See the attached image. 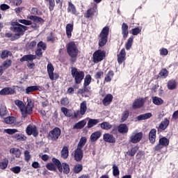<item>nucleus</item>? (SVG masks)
<instances>
[{
  "label": "nucleus",
  "mask_w": 178,
  "mask_h": 178,
  "mask_svg": "<svg viewBox=\"0 0 178 178\" xmlns=\"http://www.w3.org/2000/svg\"><path fill=\"white\" fill-rule=\"evenodd\" d=\"M48 42H54L56 41V38H55V35H54V33H51L49 36H47V38Z\"/></svg>",
  "instance_id": "nucleus-62"
},
{
  "label": "nucleus",
  "mask_w": 178,
  "mask_h": 178,
  "mask_svg": "<svg viewBox=\"0 0 178 178\" xmlns=\"http://www.w3.org/2000/svg\"><path fill=\"white\" fill-rule=\"evenodd\" d=\"M9 163L8 159H4L3 161L0 162V169H6Z\"/></svg>",
  "instance_id": "nucleus-52"
},
{
  "label": "nucleus",
  "mask_w": 178,
  "mask_h": 178,
  "mask_svg": "<svg viewBox=\"0 0 178 178\" xmlns=\"http://www.w3.org/2000/svg\"><path fill=\"white\" fill-rule=\"evenodd\" d=\"M0 116L1 118H6L9 116V114L8 113V109L6 108V106H1L0 108Z\"/></svg>",
  "instance_id": "nucleus-34"
},
{
  "label": "nucleus",
  "mask_w": 178,
  "mask_h": 178,
  "mask_svg": "<svg viewBox=\"0 0 178 178\" xmlns=\"http://www.w3.org/2000/svg\"><path fill=\"white\" fill-rule=\"evenodd\" d=\"M69 157V147L65 146L61 150V158L63 159H67Z\"/></svg>",
  "instance_id": "nucleus-33"
},
{
  "label": "nucleus",
  "mask_w": 178,
  "mask_h": 178,
  "mask_svg": "<svg viewBox=\"0 0 178 178\" xmlns=\"http://www.w3.org/2000/svg\"><path fill=\"white\" fill-rule=\"evenodd\" d=\"M14 138L19 141H26L27 140V137L22 134H16L14 135Z\"/></svg>",
  "instance_id": "nucleus-49"
},
{
  "label": "nucleus",
  "mask_w": 178,
  "mask_h": 178,
  "mask_svg": "<svg viewBox=\"0 0 178 178\" xmlns=\"http://www.w3.org/2000/svg\"><path fill=\"white\" fill-rule=\"evenodd\" d=\"M61 133L60 129L56 127L49 133L48 138L51 141H56L60 136Z\"/></svg>",
  "instance_id": "nucleus-9"
},
{
  "label": "nucleus",
  "mask_w": 178,
  "mask_h": 178,
  "mask_svg": "<svg viewBox=\"0 0 178 178\" xmlns=\"http://www.w3.org/2000/svg\"><path fill=\"white\" fill-rule=\"evenodd\" d=\"M91 75L88 74L86 76L84 79V83H83V90L85 92H88V85L91 84V80H92Z\"/></svg>",
  "instance_id": "nucleus-15"
},
{
  "label": "nucleus",
  "mask_w": 178,
  "mask_h": 178,
  "mask_svg": "<svg viewBox=\"0 0 178 178\" xmlns=\"http://www.w3.org/2000/svg\"><path fill=\"white\" fill-rule=\"evenodd\" d=\"M149 118H152V113H147L145 114L140 115L137 117L138 120H145L147 119H149Z\"/></svg>",
  "instance_id": "nucleus-38"
},
{
  "label": "nucleus",
  "mask_w": 178,
  "mask_h": 178,
  "mask_svg": "<svg viewBox=\"0 0 178 178\" xmlns=\"http://www.w3.org/2000/svg\"><path fill=\"white\" fill-rule=\"evenodd\" d=\"M131 33L132 35H138L140 33H141V28L136 27V28L132 29L131 31Z\"/></svg>",
  "instance_id": "nucleus-54"
},
{
  "label": "nucleus",
  "mask_w": 178,
  "mask_h": 178,
  "mask_svg": "<svg viewBox=\"0 0 178 178\" xmlns=\"http://www.w3.org/2000/svg\"><path fill=\"white\" fill-rule=\"evenodd\" d=\"M17 129H4V133H6L7 134H10L12 136L13 134H15V133H17Z\"/></svg>",
  "instance_id": "nucleus-58"
},
{
  "label": "nucleus",
  "mask_w": 178,
  "mask_h": 178,
  "mask_svg": "<svg viewBox=\"0 0 178 178\" xmlns=\"http://www.w3.org/2000/svg\"><path fill=\"white\" fill-rule=\"evenodd\" d=\"M159 143L163 146V147H168L169 145V139L167 138H161L159 139Z\"/></svg>",
  "instance_id": "nucleus-46"
},
{
  "label": "nucleus",
  "mask_w": 178,
  "mask_h": 178,
  "mask_svg": "<svg viewBox=\"0 0 178 178\" xmlns=\"http://www.w3.org/2000/svg\"><path fill=\"white\" fill-rule=\"evenodd\" d=\"M34 91H41V86H32L27 87L26 88V93L30 94V92H33Z\"/></svg>",
  "instance_id": "nucleus-26"
},
{
  "label": "nucleus",
  "mask_w": 178,
  "mask_h": 178,
  "mask_svg": "<svg viewBox=\"0 0 178 178\" xmlns=\"http://www.w3.org/2000/svg\"><path fill=\"white\" fill-rule=\"evenodd\" d=\"M60 104H61V105H63L64 106L69 105V99H67V97L61 99Z\"/></svg>",
  "instance_id": "nucleus-64"
},
{
  "label": "nucleus",
  "mask_w": 178,
  "mask_h": 178,
  "mask_svg": "<svg viewBox=\"0 0 178 178\" xmlns=\"http://www.w3.org/2000/svg\"><path fill=\"white\" fill-rule=\"evenodd\" d=\"M67 52L71 58H77L80 54L77 44L74 42H70L67 44Z\"/></svg>",
  "instance_id": "nucleus-5"
},
{
  "label": "nucleus",
  "mask_w": 178,
  "mask_h": 178,
  "mask_svg": "<svg viewBox=\"0 0 178 178\" xmlns=\"http://www.w3.org/2000/svg\"><path fill=\"white\" fill-rule=\"evenodd\" d=\"M26 133L28 136H31V134H33L34 137L38 136V130L37 129V127L34 124L28 125L26 129Z\"/></svg>",
  "instance_id": "nucleus-11"
},
{
  "label": "nucleus",
  "mask_w": 178,
  "mask_h": 178,
  "mask_svg": "<svg viewBox=\"0 0 178 178\" xmlns=\"http://www.w3.org/2000/svg\"><path fill=\"white\" fill-rule=\"evenodd\" d=\"M46 2H49V9L51 12L54 10V8H55V0H45Z\"/></svg>",
  "instance_id": "nucleus-56"
},
{
  "label": "nucleus",
  "mask_w": 178,
  "mask_h": 178,
  "mask_svg": "<svg viewBox=\"0 0 178 178\" xmlns=\"http://www.w3.org/2000/svg\"><path fill=\"white\" fill-rule=\"evenodd\" d=\"M167 87L168 90H175L177 87V83H176V81L170 80L168 82Z\"/></svg>",
  "instance_id": "nucleus-40"
},
{
  "label": "nucleus",
  "mask_w": 178,
  "mask_h": 178,
  "mask_svg": "<svg viewBox=\"0 0 178 178\" xmlns=\"http://www.w3.org/2000/svg\"><path fill=\"white\" fill-rule=\"evenodd\" d=\"M102 135V134L101 133L100 131H97L92 133L90 135V138L91 143H95V141H97V140H98V138H99V137H101Z\"/></svg>",
  "instance_id": "nucleus-24"
},
{
  "label": "nucleus",
  "mask_w": 178,
  "mask_h": 178,
  "mask_svg": "<svg viewBox=\"0 0 178 178\" xmlns=\"http://www.w3.org/2000/svg\"><path fill=\"white\" fill-rule=\"evenodd\" d=\"M12 65V60H6L5 61H3V64H2V69H3V70H5V69H8V67H10V66Z\"/></svg>",
  "instance_id": "nucleus-51"
},
{
  "label": "nucleus",
  "mask_w": 178,
  "mask_h": 178,
  "mask_svg": "<svg viewBox=\"0 0 178 178\" xmlns=\"http://www.w3.org/2000/svg\"><path fill=\"white\" fill-rule=\"evenodd\" d=\"M15 104L19 108L22 118H27V115H31L33 113V106L31 100H28L26 106H24L23 102L20 100H15Z\"/></svg>",
  "instance_id": "nucleus-1"
},
{
  "label": "nucleus",
  "mask_w": 178,
  "mask_h": 178,
  "mask_svg": "<svg viewBox=\"0 0 178 178\" xmlns=\"http://www.w3.org/2000/svg\"><path fill=\"white\" fill-rule=\"evenodd\" d=\"M109 35V26H105L102 30L99 35V46L104 47L108 42V36Z\"/></svg>",
  "instance_id": "nucleus-4"
},
{
  "label": "nucleus",
  "mask_w": 178,
  "mask_h": 178,
  "mask_svg": "<svg viewBox=\"0 0 178 178\" xmlns=\"http://www.w3.org/2000/svg\"><path fill=\"white\" fill-rule=\"evenodd\" d=\"M86 144H87V138H81L77 145V147L74 152V158L76 162H80V161L83 159V148Z\"/></svg>",
  "instance_id": "nucleus-2"
},
{
  "label": "nucleus",
  "mask_w": 178,
  "mask_h": 178,
  "mask_svg": "<svg viewBox=\"0 0 178 178\" xmlns=\"http://www.w3.org/2000/svg\"><path fill=\"white\" fill-rule=\"evenodd\" d=\"M61 112L65 115V116H67V118H70V116L73 115V111L70 109H67L66 107H62L61 108Z\"/></svg>",
  "instance_id": "nucleus-37"
},
{
  "label": "nucleus",
  "mask_w": 178,
  "mask_h": 178,
  "mask_svg": "<svg viewBox=\"0 0 178 178\" xmlns=\"http://www.w3.org/2000/svg\"><path fill=\"white\" fill-rule=\"evenodd\" d=\"M105 56H106V52H105V51L99 49L95 51L92 55L94 63H98L99 62H102V60H104V58H105Z\"/></svg>",
  "instance_id": "nucleus-7"
},
{
  "label": "nucleus",
  "mask_w": 178,
  "mask_h": 178,
  "mask_svg": "<svg viewBox=\"0 0 178 178\" xmlns=\"http://www.w3.org/2000/svg\"><path fill=\"white\" fill-rule=\"evenodd\" d=\"M138 151V146H135L134 147H132L131 149H129L127 152V154L129 156H134V155H136V153Z\"/></svg>",
  "instance_id": "nucleus-47"
},
{
  "label": "nucleus",
  "mask_w": 178,
  "mask_h": 178,
  "mask_svg": "<svg viewBox=\"0 0 178 178\" xmlns=\"http://www.w3.org/2000/svg\"><path fill=\"white\" fill-rule=\"evenodd\" d=\"M54 70H55L54 65L51 63H49L47 65V73L50 80H54Z\"/></svg>",
  "instance_id": "nucleus-27"
},
{
  "label": "nucleus",
  "mask_w": 178,
  "mask_h": 178,
  "mask_svg": "<svg viewBox=\"0 0 178 178\" xmlns=\"http://www.w3.org/2000/svg\"><path fill=\"white\" fill-rule=\"evenodd\" d=\"M72 33H73V24H67L66 26V35L67 38H72Z\"/></svg>",
  "instance_id": "nucleus-29"
},
{
  "label": "nucleus",
  "mask_w": 178,
  "mask_h": 178,
  "mask_svg": "<svg viewBox=\"0 0 178 178\" xmlns=\"http://www.w3.org/2000/svg\"><path fill=\"white\" fill-rule=\"evenodd\" d=\"M144 104H145V98L136 99L132 104V108L133 109H140L144 106Z\"/></svg>",
  "instance_id": "nucleus-12"
},
{
  "label": "nucleus",
  "mask_w": 178,
  "mask_h": 178,
  "mask_svg": "<svg viewBox=\"0 0 178 178\" xmlns=\"http://www.w3.org/2000/svg\"><path fill=\"white\" fill-rule=\"evenodd\" d=\"M67 12L69 13H72V15H76L77 10H76V6H74V4H72V2H68V8H67Z\"/></svg>",
  "instance_id": "nucleus-30"
},
{
  "label": "nucleus",
  "mask_w": 178,
  "mask_h": 178,
  "mask_svg": "<svg viewBox=\"0 0 178 178\" xmlns=\"http://www.w3.org/2000/svg\"><path fill=\"white\" fill-rule=\"evenodd\" d=\"M156 139V129H152L149 133V140L152 144H154Z\"/></svg>",
  "instance_id": "nucleus-19"
},
{
  "label": "nucleus",
  "mask_w": 178,
  "mask_h": 178,
  "mask_svg": "<svg viewBox=\"0 0 178 178\" xmlns=\"http://www.w3.org/2000/svg\"><path fill=\"white\" fill-rule=\"evenodd\" d=\"M28 19H29L30 20H33L34 23H37L38 24H43L44 22V19L38 16H34V15L28 16Z\"/></svg>",
  "instance_id": "nucleus-21"
},
{
  "label": "nucleus",
  "mask_w": 178,
  "mask_h": 178,
  "mask_svg": "<svg viewBox=\"0 0 178 178\" xmlns=\"http://www.w3.org/2000/svg\"><path fill=\"white\" fill-rule=\"evenodd\" d=\"M34 59H37L36 55H25L20 59V62H33Z\"/></svg>",
  "instance_id": "nucleus-17"
},
{
  "label": "nucleus",
  "mask_w": 178,
  "mask_h": 178,
  "mask_svg": "<svg viewBox=\"0 0 178 178\" xmlns=\"http://www.w3.org/2000/svg\"><path fill=\"white\" fill-rule=\"evenodd\" d=\"M24 156L26 162H30V159H31V155L30 154V152H29V150L24 151Z\"/></svg>",
  "instance_id": "nucleus-55"
},
{
  "label": "nucleus",
  "mask_w": 178,
  "mask_h": 178,
  "mask_svg": "<svg viewBox=\"0 0 178 178\" xmlns=\"http://www.w3.org/2000/svg\"><path fill=\"white\" fill-rule=\"evenodd\" d=\"M95 14L98 15V6L95 3H92L91 8L88 9L85 14V17L90 19V17H92Z\"/></svg>",
  "instance_id": "nucleus-8"
},
{
  "label": "nucleus",
  "mask_w": 178,
  "mask_h": 178,
  "mask_svg": "<svg viewBox=\"0 0 178 178\" xmlns=\"http://www.w3.org/2000/svg\"><path fill=\"white\" fill-rule=\"evenodd\" d=\"M169 123H170V121H169L168 118H165L159 124V130H166V129H168V126H169Z\"/></svg>",
  "instance_id": "nucleus-25"
},
{
  "label": "nucleus",
  "mask_w": 178,
  "mask_h": 178,
  "mask_svg": "<svg viewBox=\"0 0 178 178\" xmlns=\"http://www.w3.org/2000/svg\"><path fill=\"white\" fill-rule=\"evenodd\" d=\"M159 76L161 79H166L167 76H169V71L166 68H163L160 71Z\"/></svg>",
  "instance_id": "nucleus-48"
},
{
  "label": "nucleus",
  "mask_w": 178,
  "mask_h": 178,
  "mask_svg": "<svg viewBox=\"0 0 178 178\" xmlns=\"http://www.w3.org/2000/svg\"><path fill=\"white\" fill-rule=\"evenodd\" d=\"M101 129L102 130H111L112 129V124H111L108 122H104L102 124H100Z\"/></svg>",
  "instance_id": "nucleus-42"
},
{
  "label": "nucleus",
  "mask_w": 178,
  "mask_h": 178,
  "mask_svg": "<svg viewBox=\"0 0 178 178\" xmlns=\"http://www.w3.org/2000/svg\"><path fill=\"white\" fill-rule=\"evenodd\" d=\"M46 168L48 169V170H56V168L55 167L54 163H48Z\"/></svg>",
  "instance_id": "nucleus-60"
},
{
  "label": "nucleus",
  "mask_w": 178,
  "mask_h": 178,
  "mask_svg": "<svg viewBox=\"0 0 178 178\" xmlns=\"http://www.w3.org/2000/svg\"><path fill=\"white\" fill-rule=\"evenodd\" d=\"M83 170V165L78 164L74 167V172L75 173H80V172Z\"/></svg>",
  "instance_id": "nucleus-63"
},
{
  "label": "nucleus",
  "mask_w": 178,
  "mask_h": 178,
  "mask_svg": "<svg viewBox=\"0 0 178 178\" xmlns=\"http://www.w3.org/2000/svg\"><path fill=\"white\" fill-rule=\"evenodd\" d=\"M15 117H10L9 115L3 118V122L6 123V124H13V123H15Z\"/></svg>",
  "instance_id": "nucleus-41"
},
{
  "label": "nucleus",
  "mask_w": 178,
  "mask_h": 178,
  "mask_svg": "<svg viewBox=\"0 0 178 178\" xmlns=\"http://www.w3.org/2000/svg\"><path fill=\"white\" fill-rule=\"evenodd\" d=\"M62 169H63V173L65 175H69L70 173V168L69 167V164L66 163H63L61 164Z\"/></svg>",
  "instance_id": "nucleus-45"
},
{
  "label": "nucleus",
  "mask_w": 178,
  "mask_h": 178,
  "mask_svg": "<svg viewBox=\"0 0 178 178\" xmlns=\"http://www.w3.org/2000/svg\"><path fill=\"white\" fill-rule=\"evenodd\" d=\"M129 111L128 110L124 111L122 113V116L121 118L122 122H126L127 120V118H129Z\"/></svg>",
  "instance_id": "nucleus-57"
},
{
  "label": "nucleus",
  "mask_w": 178,
  "mask_h": 178,
  "mask_svg": "<svg viewBox=\"0 0 178 178\" xmlns=\"http://www.w3.org/2000/svg\"><path fill=\"white\" fill-rule=\"evenodd\" d=\"M13 92V90L11 88H4L0 91V95H9Z\"/></svg>",
  "instance_id": "nucleus-39"
},
{
  "label": "nucleus",
  "mask_w": 178,
  "mask_h": 178,
  "mask_svg": "<svg viewBox=\"0 0 178 178\" xmlns=\"http://www.w3.org/2000/svg\"><path fill=\"white\" fill-rule=\"evenodd\" d=\"M152 102L154 105H162L163 104V100L161 97H152Z\"/></svg>",
  "instance_id": "nucleus-44"
},
{
  "label": "nucleus",
  "mask_w": 178,
  "mask_h": 178,
  "mask_svg": "<svg viewBox=\"0 0 178 178\" xmlns=\"http://www.w3.org/2000/svg\"><path fill=\"white\" fill-rule=\"evenodd\" d=\"M11 172H13V173H15V175L19 174V172H21L22 168L19 166L13 167L10 168Z\"/></svg>",
  "instance_id": "nucleus-61"
},
{
  "label": "nucleus",
  "mask_w": 178,
  "mask_h": 178,
  "mask_svg": "<svg viewBox=\"0 0 178 178\" xmlns=\"http://www.w3.org/2000/svg\"><path fill=\"white\" fill-rule=\"evenodd\" d=\"M143 139V132H133L129 137V143H132V144H137V143H140Z\"/></svg>",
  "instance_id": "nucleus-10"
},
{
  "label": "nucleus",
  "mask_w": 178,
  "mask_h": 178,
  "mask_svg": "<svg viewBox=\"0 0 178 178\" xmlns=\"http://www.w3.org/2000/svg\"><path fill=\"white\" fill-rule=\"evenodd\" d=\"M52 162L56 169H58V172H60V173H62L63 172V169L62 168V163H60V161H59V159L56 158H53Z\"/></svg>",
  "instance_id": "nucleus-18"
},
{
  "label": "nucleus",
  "mask_w": 178,
  "mask_h": 178,
  "mask_svg": "<svg viewBox=\"0 0 178 178\" xmlns=\"http://www.w3.org/2000/svg\"><path fill=\"white\" fill-rule=\"evenodd\" d=\"M101 121L98 119H89L88 122V129H91V127H94L96 124H98Z\"/></svg>",
  "instance_id": "nucleus-32"
},
{
  "label": "nucleus",
  "mask_w": 178,
  "mask_h": 178,
  "mask_svg": "<svg viewBox=\"0 0 178 178\" xmlns=\"http://www.w3.org/2000/svg\"><path fill=\"white\" fill-rule=\"evenodd\" d=\"M8 56H12V52L8 50H3L1 54V59H5V58H8Z\"/></svg>",
  "instance_id": "nucleus-53"
},
{
  "label": "nucleus",
  "mask_w": 178,
  "mask_h": 178,
  "mask_svg": "<svg viewBox=\"0 0 178 178\" xmlns=\"http://www.w3.org/2000/svg\"><path fill=\"white\" fill-rule=\"evenodd\" d=\"M18 22L22 24H25V26H31L33 24L31 21L27 19H19Z\"/></svg>",
  "instance_id": "nucleus-59"
},
{
  "label": "nucleus",
  "mask_w": 178,
  "mask_h": 178,
  "mask_svg": "<svg viewBox=\"0 0 178 178\" xmlns=\"http://www.w3.org/2000/svg\"><path fill=\"white\" fill-rule=\"evenodd\" d=\"M86 112H87V102L83 101L81 103L79 113L81 115H85Z\"/></svg>",
  "instance_id": "nucleus-36"
},
{
  "label": "nucleus",
  "mask_w": 178,
  "mask_h": 178,
  "mask_svg": "<svg viewBox=\"0 0 178 178\" xmlns=\"http://www.w3.org/2000/svg\"><path fill=\"white\" fill-rule=\"evenodd\" d=\"M124 60H126V50L122 49L118 55V63H123Z\"/></svg>",
  "instance_id": "nucleus-22"
},
{
  "label": "nucleus",
  "mask_w": 178,
  "mask_h": 178,
  "mask_svg": "<svg viewBox=\"0 0 178 178\" xmlns=\"http://www.w3.org/2000/svg\"><path fill=\"white\" fill-rule=\"evenodd\" d=\"M113 175L115 177L120 175V171L119 170V167L116 164L113 165Z\"/></svg>",
  "instance_id": "nucleus-50"
},
{
  "label": "nucleus",
  "mask_w": 178,
  "mask_h": 178,
  "mask_svg": "<svg viewBox=\"0 0 178 178\" xmlns=\"http://www.w3.org/2000/svg\"><path fill=\"white\" fill-rule=\"evenodd\" d=\"M113 76H115V73H113V71L112 70L108 71L106 74V76L104 78V81L106 83H109L112 81V79H113Z\"/></svg>",
  "instance_id": "nucleus-31"
},
{
  "label": "nucleus",
  "mask_w": 178,
  "mask_h": 178,
  "mask_svg": "<svg viewBox=\"0 0 178 178\" xmlns=\"http://www.w3.org/2000/svg\"><path fill=\"white\" fill-rule=\"evenodd\" d=\"M119 133H122V134H125L129 131V128L126 124H121L118 127Z\"/></svg>",
  "instance_id": "nucleus-35"
},
{
  "label": "nucleus",
  "mask_w": 178,
  "mask_h": 178,
  "mask_svg": "<svg viewBox=\"0 0 178 178\" xmlns=\"http://www.w3.org/2000/svg\"><path fill=\"white\" fill-rule=\"evenodd\" d=\"M113 99V96L111 94H108L106 95L102 102H103V105H104V106H108V105H110V104L112 102Z\"/></svg>",
  "instance_id": "nucleus-20"
},
{
  "label": "nucleus",
  "mask_w": 178,
  "mask_h": 178,
  "mask_svg": "<svg viewBox=\"0 0 178 178\" xmlns=\"http://www.w3.org/2000/svg\"><path fill=\"white\" fill-rule=\"evenodd\" d=\"M103 140L106 141V143H111V144L116 143V138L111 134H104L103 135Z\"/></svg>",
  "instance_id": "nucleus-14"
},
{
  "label": "nucleus",
  "mask_w": 178,
  "mask_h": 178,
  "mask_svg": "<svg viewBox=\"0 0 178 178\" xmlns=\"http://www.w3.org/2000/svg\"><path fill=\"white\" fill-rule=\"evenodd\" d=\"M87 124V121L86 120H83L81 121H79V122L76 123L73 126V129H76V130H80L84 127Z\"/></svg>",
  "instance_id": "nucleus-28"
},
{
  "label": "nucleus",
  "mask_w": 178,
  "mask_h": 178,
  "mask_svg": "<svg viewBox=\"0 0 178 178\" xmlns=\"http://www.w3.org/2000/svg\"><path fill=\"white\" fill-rule=\"evenodd\" d=\"M38 49L35 51V55L38 56L39 58H42V49L43 51H45L47 49V44L44 43V42L40 41L38 44ZM42 48V49H40Z\"/></svg>",
  "instance_id": "nucleus-13"
},
{
  "label": "nucleus",
  "mask_w": 178,
  "mask_h": 178,
  "mask_svg": "<svg viewBox=\"0 0 178 178\" xmlns=\"http://www.w3.org/2000/svg\"><path fill=\"white\" fill-rule=\"evenodd\" d=\"M11 30L15 33V40H17V38H20V36L24 34V31L29 30V27L17 22H13Z\"/></svg>",
  "instance_id": "nucleus-3"
},
{
  "label": "nucleus",
  "mask_w": 178,
  "mask_h": 178,
  "mask_svg": "<svg viewBox=\"0 0 178 178\" xmlns=\"http://www.w3.org/2000/svg\"><path fill=\"white\" fill-rule=\"evenodd\" d=\"M71 74L74 79L76 84H80L83 81L85 76L84 72L78 71L77 68L75 67H72Z\"/></svg>",
  "instance_id": "nucleus-6"
},
{
  "label": "nucleus",
  "mask_w": 178,
  "mask_h": 178,
  "mask_svg": "<svg viewBox=\"0 0 178 178\" xmlns=\"http://www.w3.org/2000/svg\"><path fill=\"white\" fill-rule=\"evenodd\" d=\"M10 154H12V156L20 158L22 156V150L17 147H13L10 149Z\"/></svg>",
  "instance_id": "nucleus-16"
},
{
  "label": "nucleus",
  "mask_w": 178,
  "mask_h": 178,
  "mask_svg": "<svg viewBox=\"0 0 178 178\" xmlns=\"http://www.w3.org/2000/svg\"><path fill=\"white\" fill-rule=\"evenodd\" d=\"M122 34L124 40L127 38L129 35V26L126 23H122Z\"/></svg>",
  "instance_id": "nucleus-23"
},
{
  "label": "nucleus",
  "mask_w": 178,
  "mask_h": 178,
  "mask_svg": "<svg viewBox=\"0 0 178 178\" xmlns=\"http://www.w3.org/2000/svg\"><path fill=\"white\" fill-rule=\"evenodd\" d=\"M134 41V37L131 36L127 43L125 44V48L127 51H129V49H130V48H131V46L133 45V42Z\"/></svg>",
  "instance_id": "nucleus-43"
}]
</instances>
